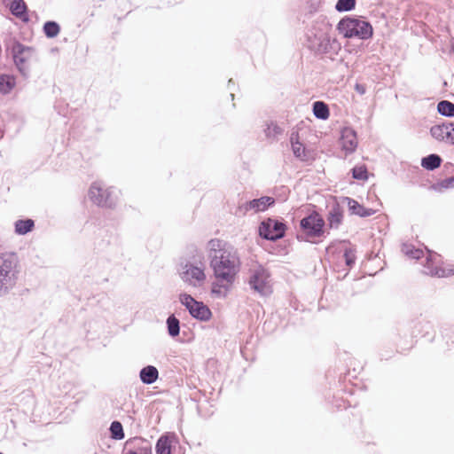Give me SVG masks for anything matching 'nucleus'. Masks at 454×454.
Masks as SVG:
<instances>
[{
	"mask_svg": "<svg viewBox=\"0 0 454 454\" xmlns=\"http://www.w3.org/2000/svg\"><path fill=\"white\" fill-rule=\"evenodd\" d=\"M210 266L218 282L232 284L239 268L237 250L223 240L210 239L207 245Z\"/></svg>",
	"mask_w": 454,
	"mask_h": 454,
	"instance_id": "f257e3e1",
	"label": "nucleus"
},
{
	"mask_svg": "<svg viewBox=\"0 0 454 454\" xmlns=\"http://www.w3.org/2000/svg\"><path fill=\"white\" fill-rule=\"evenodd\" d=\"M191 254L180 263L179 275L184 282L193 287H200L206 280L204 254L196 247L192 248Z\"/></svg>",
	"mask_w": 454,
	"mask_h": 454,
	"instance_id": "f03ea898",
	"label": "nucleus"
},
{
	"mask_svg": "<svg viewBox=\"0 0 454 454\" xmlns=\"http://www.w3.org/2000/svg\"><path fill=\"white\" fill-rule=\"evenodd\" d=\"M19 259L14 253L0 254V296L8 294L16 285Z\"/></svg>",
	"mask_w": 454,
	"mask_h": 454,
	"instance_id": "7ed1b4c3",
	"label": "nucleus"
},
{
	"mask_svg": "<svg viewBox=\"0 0 454 454\" xmlns=\"http://www.w3.org/2000/svg\"><path fill=\"white\" fill-rule=\"evenodd\" d=\"M337 28L345 38L367 40L373 35L371 23L359 18L345 17L339 21Z\"/></svg>",
	"mask_w": 454,
	"mask_h": 454,
	"instance_id": "20e7f679",
	"label": "nucleus"
},
{
	"mask_svg": "<svg viewBox=\"0 0 454 454\" xmlns=\"http://www.w3.org/2000/svg\"><path fill=\"white\" fill-rule=\"evenodd\" d=\"M88 196L95 205L113 208L118 202L119 191L114 187H107L102 182L97 181L91 184Z\"/></svg>",
	"mask_w": 454,
	"mask_h": 454,
	"instance_id": "39448f33",
	"label": "nucleus"
},
{
	"mask_svg": "<svg viewBox=\"0 0 454 454\" xmlns=\"http://www.w3.org/2000/svg\"><path fill=\"white\" fill-rule=\"evenodd\" d=\"M248 285L262 297L270 296L273 292L271 276L262 265H255L249 269Z\"/></svg>",
	"mask_w": 454,
	"mask_h": 454,
	"instance_id": "423d86ee",
	"label": "nucleus"
},
{
	"mask_svg": "<svg viewBox=\"0 0 454 454\" xmlns=\"http://www.w3.org/2000/svg\"><path fill=\"white\" fill-rule=\"evenodd\" d=\"M179 301L193 318L202 322H207L211 318L210 309L202 301H196L192 295L182 294L179 296Z\"/></svg>",
	"mask_w": 454,
	"mask_h": 454,
	"instance_id": "0eeeda50",
	"label": "nucleus"
},
{
	"mask_svg": "<svg viewBox=\"0 0 454 454\" xmlns=\"http://www.w3.org/2000/svg\"><path fill=\"white\" fill-rule=\"evenodd\" d=\"M35 51L34 48L24 45L19 42L14 43L12 47L14 63L23 75H26L29 70L28 64L33 59Z\"/></svg>",
	"mask_w": 454,
	"mask_h": 454,
	"instance_id": "6e6552de",
	"label": "nucleus"
},
{
	"mask_svg": "<svg viewBox=\"0 0 454 454\" xmlns=\"http://www.w3.org/2000/svg\"><path fill=\"white\" fill-rule=\"evenodd\" d=\"M300 226L308 239L319 238L324 234L325 221L319 214L314 212L302 218Z\"/></svg>",
	"mask_w": 454,
	"mask_h": 454,
	"instance_id": "1a4fd4ad",
	"label": "nucleus"
},
{
	"mask_svg": "<svg viewBox=\"0 0 454 454\" xmlns=\"http://www.w3.org/2000/svg\"><path fill=\"white\" fill-rule=\"evenodd\" d=\"M427 256L426 258V262L423 265V272L425 274L438 278H446L454 274L453 268H444L439 265L441 261L439 254L429 250H427Z\"/></svg>",
	"mask_w": 454,
	"mask_h": 454,
	"instance_id": "9d476101",
	"label": "nucleus"
},
{
	"mask_svg": "<svg viewBox=\"0 0 454 454\" xmlns=\"http://www.w3.org/2000/svg\"><path fill=\"white\" fill-rule=\"evenodd\" d=\"M285 224L278 220L268 218L261 223L259 235L267 240H277L285 235Z\"/></svg>",
	"mask_w": 454,
	"mask_h": 454,
	"instance_id": "9b49d317",
	"label": "nucleus"
},
{
	"mask_svg": "<svg viewBox=\"0 0 454 454\" xmlns=\"http://www.w3.org/2000/svg\"><path fill=\"white\" fill-rule=\"evenodd\" d=\"M121 454H153L152 443L141 437H134L128 440Z\"/></svg>",
	"mask_w": 454,
	"mask_h": 454,
	"instance_id": "f8f14e48",
	"label": "nucleus"
},
{
	"mask_svg": "<svg viewBox=\"0 0 454 454\" xmlns=\"http://www.w3.org/2000/svg\"><path fill=\"white\" fill-rule=\"evenodd\" d=\"M313 46L320 53L337 52L340 48L339 42L335 38H331L326 33L316 35Z\"/></svg>",
	"mask_w": 454,
	"mask_h": 454,
	"instance_id": "ddd939ff",
	"label": "nucleus"
},
{
	"mask_svg": "<svg viewBox=\"0 0 454 454\" xmlns=\"http://www.w3.org/2000/svg\"><path fill=\"white\" fill-rule=\"evenodd\" d=\"M275 199L270 196H262L259 199H254L245 203L242 207L245 212L253 211L254 213L262 212L273 206Z\"/></svg>",
	"mask_w": 454,
	"mask_h": 454,
	"instance_id": "4468645a",
	"label": "nucleus"
},
{
	"mask_svg": "<svg viewBox=\"0 0 454 454\" xmlns=\"http://www.w3.org/2000/svg\"><path fill=\"white\" fill-rule=\"evenodd\" d=\"M341 148L346 153L355 152L357 146V139L356 131L350 127H345L340 132Z\"/></svg>",
	"mask_w": 454,
	"mask_h": 454,
	"instance_id": "2eb2a0df",
	"label": "nucleus"
},
{
	"mask_svg": "<svg viewBox=\"0 0 454 454\" xmlns=\"http://www.w3.org/2000/svg\"><path fill=\"white\" fill-rule=\"evenodd\" d=\"M451 130H454V128H452V121H444L442 124L433 126L430 129V134L438 141H443L450 144Z\"/></svg>",
	"mask_w": 454,
	"mask_h": 454,
	"instance_id": "dca6fc26",
	"label": "nucleus"
},
{
	"mask_svg": "<svg viewBox=\"0 0 454 454\" xmlns=\"http://www.w3.org/2000/svg\"><path fill=\"white\" fill-rule=\"evenodd\" d=\"M290 143L293 153L295 158L307 161L309 160V152L306 149L304 145L299 141V134L293 131L290 136Z\"/></svg>",
	"mask_w": 454,
	"mask_h": 454,
	"instance_id": "f3484780",
	"label": "nucleus"
},
{
	"mask_svg": "<svg viewBox=\"0 0 454 454\" xmlns=\"http://www.w3.org/2000/svg\"><path fill=\"white\" fill-rule=\"evenodd\" d=\"M344 200L347 201L348 209L351 214L356 215L361 217L371 216L375 213V210L372 208H365L362 205H360L356 200L351 198H344Z\"/></svg>",
	"mask_w": 454,
	"mask_h": 454,
	"instance_id": "a211bd4d",
	"label": "nucleus"
},
{
	"mask_svg": "<svg viewBox=\"0 0 454 454\" xmlns=\"http://www.w3.org/2000/svg\"><path fill=\"white\" fill-rule=\"evenodd\" d=\"M266 138L270 142H275L279 139V137L283 134L284 129L275 121H267L263 129Z\"/></svg>",
	"mask_w": 454,
	"mask_h": 454,
	"instance_id": "6ab92c4d",
	"label": "nucleus"
},
{
	"mask_svg": "<svg viewBox=\"0 0 454 454\" xmlns=\"http://www.w3.org/2000/svg\"><path fill=\"white\" fill-rule=\"evenodd\" d=\"M140 380L146 385L154 383L159 378V372L153 365H147L140 370Z\"/></svg>",
	"mask_w": 454,
	"mask_h": 454,
	"instance_id": "aec40b11",
	"label": "nucleus"
},
{
	"mask_svg": "<svg viewBox=\"0 0 454 454\" xmlns=\"http://www.w3.org/2000/svg\"><path fill=\"white\" fill-rule=\"evenodd\" d=\"M343 218V212L338 204L333 205L329 210L328 223L331 228L337 229L341 223Z\"/></svg>",
	"mask_w": 454,
	"mask_h": 454,
	"instance_id": "412c9836",
	"label": "nucleus"
},
{
	"mask_svg": "<svg viewBox=\"0 0 454 454\" xmlns=\"http://www.w3.org/2000/svg\"><path fill=\"white\" fill-rule=\"evenodd\" d=\"M35 228V221L30 218L20 219L14 223V231L17 235H26Z\"/></svg>",
	"mask_w": 454,
	"mask_h": 454,
	"instance_id": "4be33fe9",
	"label": "nucleus"
},
{
	"mask_svg": "<svg viewBox=\"0 0 454 454\" xmlns=\"http://www.w3.org/2000/svg\"><path fill=\"white\" fill-rule=\"evenodd\" d=\"M173 436L161 435L155 446L156 454H171Z\"/></svg>",
	"mask_w": 454,
	"mask_h": 454,
	"instance_id": "5701e85b",
	"label": "nucleus"
},
{
	"mask_svg": "<svg viewBox=\"0 0 454 454\" xmlns=\"http://www.w3.org/2000/svg\"><path fill=\"white\" fill-rule=\"evenodd\" d=\"M10 10L12 13L22 20L27 21V4L23 0H12Z\"/></svg>",
	"mask_w": 454,
	"mask_h": 454,
	"instance_id": "b1692460",
	"label": "nucleus"
},
{
	"mask_svg": "<svg viewBox=\"0 0 454 454\" xmlns=\"http://www.w3.org/2000/svg\"><path fill=\"white\" fill-rule=\"evenodd\" d=\"M442 158L435 153L429 154L423 157L421 160V166L427 170H434L441 166Z\"/></svg>",
	"mask_w": 454,
	"mask_h": 454,
	"instance_id": "393cba45",
	"label": "nucleus"
},
{
	"mask_svg": "<svg viewBox=\"0 0 454 454\" xmlns=\"http://www.w3.org/2000/svg\"><path fill=\"white\" fill-rule=\"evenodd\" d=\"M313 114L320 120H326L330 115L328 106L323 101H316L313 103Z\"/></svg>",
	"mask_w": 454,
	"mask_h": 454,
	"instance_id": "a878e982",
	"label": "nucleus"
},
{
	"mask_svg": "<svg viewBox=\"0 0 454 454\" xmlns=\"http://www.w3.org/2000/svg\"><path fill=\"white\" fill-rule=\"evenodd\" d=\"M168 333L172 338H175L179 335L180 333V321L175 315H170L166 321Z\"/></svg>",
	"mask_w": 454,
	"mask_h": 454,
	"instance_id": "bb28decb",
	"label": "nucleus"
},
{
	"mask_svg": "<svg viewBox=\"0 0 454 454\" xmlns=\"http://www.w3.org/2000/svg\"><path fill=\"white\" fill-rule=\"evenodd\" d=\"M15 86V78L12 75H0V92L3 94L9 93Z\"/></svg>",
	"mask_w": 454,
	"mask_h": 454,
	"instance_id": "cd10ccee",
	"label": "nucleus"
},
{
	"mask_svg": "<svg viewBox=\"0 0 454 454\" xmlns=\"http://www.w3.org/2000/svg\"><path fill=\"white\" fill-rule=\"evenodd\" d=\"M437 111L440 114L447 117L454 116V104L448 100H442L437 105Z\"/></svg>",
	"mask_w": 454,
	"mask_h": 454,
	"instance_id": "c85d7f7f",
	"label": "nucleus"
},
{
	"mask_svg": "<svg viewBox=\"0 0 454 454\" xmlns=\"http://www.w3.org/2000/svg\"><path fill=\"white\" fill-rule=\"evenodd\" d=\"M402 251L404 254L411 259L419 260L424 256V251L415 248L412 245L404 244Z\"/></svg>",
	"mask_w": 454,
	"mask_h": 454,
	"instance_id": "c756f323",
	"label": "nucleus"
},
{
	"mask_svg": "<svg viewBox=\"0 0 454 454\" xmlns=\"http://www.w3.org/2000/svg\"><path fill=\"white\" fill-rule=\"evenodd\" d=\"M60 31L59 25L55 21H47L43 25V32L49 38L56 37Z\"/></svg>",
	"mask_w": 454,
	"mask_h": 454,
	"instance_id": "7c9ffc66",
	"label": "nucleus"
},
{
	"mask_svg": "<svg viewBox=\"0 0 454 454\" xmlns=\"http://www.w3.org/2000/svg\"><path fill=\"white\" fill-rule=\"evenodd\" d=\"M214 283L212 286V294L216 295L217 297H225L229 292L230 286L231 284H227L226 282Z\"/></svg>",
	"mask_w": 454,
	"mask_h": 454,
	"instance_id": "2f4dec72",
	"label": "nucleus"
},
{
	"mask_svg": "<svg viewBox=\"0 0 454 454\" xmlns=\"http://www.w3.org/2000/svg\"><path fill=\"white\" fill-rule=\"evenodd\" d=\"M111 435L115 440H121L124 438V432L122 425L119 421H113L110 426Z\"/></svg>",
	"mask_w": 454,
	"mask_h": 454,
	"instance_id": "473e14b6",
	"label": "nucleus"
},
{
	"mask_svg": "<svg viewBox=\"0 0 454 454\" xmlns=\"http://www.w3.org/2000/svg\"><path fill=\"white\" fill-rule=\"evenodd\" d=\"M356 6V0H338L335 8L338 12H349Z\"/></svg>",
	"mask_w": 454,
	"mask_h": 454,
	"instance_id": "72a5a7b5",
	"label": "nucleus"
},
{
	"mask_svg": "<svg viewBox=\"0 0 454 454\" xmlns=\"http://www.w3.org/2000/svg\"><path fill=\"white\" fill-rule=\"evenodd\" d=\"M352 176L357 180H366L368 178L366 167L364 165L354 167L352 168Z\"/></svg>",
	"mask_w": 454,
	"mask_h": 454,
	"instance_id": "f704fd0d",
	"label": "nucleus"
},
{
	"mask_svg": "<svg viewBox=\"0 0 454 454\" xmlns=\"http://www.w3.org/2000/svg\"><path fill=\"white\" fill-rule=\"evenodd\" d=\"M434 188L439 192H442V190L449 188H454V176H450L442 180L441 182L434 184Z\"/></svg>",
	"mask_w": 454,
	"mask_h": 454,
	"instance_id": "c9c22d12",
	"label": "nucleus"
},
{
	"mask_svg": "<svg viewBox=\"0 0 454 454\" xmlns=\"http://www.w3.org/2000/svg\"><path fill=\"white\" fill-rule=\"evenodd\" d=\"M345 262L348 266H352L355 263V255L351 251L346 250L344 253Z\"/></svg>",
	"mask_w": 454,
	"mask_h": 454,
	"instance_id": "e433bc0d",
	"label": "nucleus"
},
{
	"mask_svg": "<svg viewBox=\"0 0 454 454\" xmlns=\"http://www.w3.org/2000/svg\"><path fill=\"white\" fill-rule=\"evenodd\" d=\"M355 89L361 95L365 93V88L363 84L356 83Z\"/></svg>",
	"mask_w": 454,
	"mask_h": 454,
	"instance_id": "4c0bfd02",
	"label": "nucleus"
},
{
	"mask_svg": "<svg viewBox=\"0 0 454 454\" xmlns=\"http://www.w3.org/2000/svg\"><path fill=\"white\" fill-rule=\"evenodd\" d=\"M452 128H454V122H452ZM450 144L454 145V130H451V140Z\"/></svg>",
	"mask_w": 454,
	"mask_h": 454,
	"instance_id": "58836bf2",
	"label": "nucleus"
},
{
	"mask_svg": "<svg viewBox=\"0 0 454 454\" xmlns=\"http://www.w3.org/2000/svg\"><path fill=\"white\" fill-rule=\"evenodd\" d=\"M231 98L233 99V98H234V94H233V93H231Z\"/></svg>",
	"mask_w": 454,
	"mask_h": 454,
	"instance_id": "ea45409f",
	"label": "nucleus"
},
{
	"mask_svg": "<svg viewBox=\"0 0 454 454\" xmlns=\"http://www.w3.org/2000/svg\"><path fill=\"white\" fill-rule=\"evenodd\" d=\"M0 454H3L2 452H0Z\"/></svg>",
	"mask_w": 454,
	"mask_h": 454,
	"instance_id": "a19ab883",
	"label": "nucleus"
}]
</instances>
